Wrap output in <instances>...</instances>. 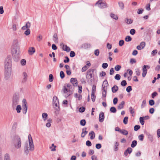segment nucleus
<instances>
[{"instance_id":"9d476101","label":"nucleus","mask_w":160,"mask_h":160,"mask_svg":"<svg viewBox=\"0 0 160 160\" xmlns=\"http://www.w3.org/2000/svg\"><path fill=\"white\" fill-rule=\"evenodd\" d=\"M91 44L89 43L86 42L82 44L80 46L81 49H88L91 48Z\"/></svg>"},{"instance_id":"c9c22d12","label":"nucleus","mask_w":160,"mask_h":160,"mask_svg":"<svg viewBox=\"0 0 160 160\" xmlns=\"http://www.w3.org/2000/svg\"><path fill=\"white\" fill-rule=\"evenodd\" d=\"M120 133L123 135H126L128 134V132L125 129H122Z\"/></svg>"},{"instance_id":"bf43d9fd","label":"nucleus","mask_w":160,"mask_h":160,"mask_svg":"<svg viewBox=\"0 0 160 160\" xmlns=\"http://www.w3.org/2000/svg\"><path fill=\"white\" fill-rule=\"evenodd\" d=\"M96 98V96L95 94H91V99L92 101L94 102L95 101Z\"/></svg>"},{"instance_id":"4468645a","label":"nucleus","mask_w":160,"mask_h":160,"mask_svg":"<svg viewBox=\"0 0 160 160\" xmlns=\"http://www.w3.org/2000/svg\"><path fill=\"white\" fill-rule=\"evenodd\" d=\"M144 133L147 136L150 141L151 142H153V140L152 136L146 131H144Z\"/></svg>"},{"instance_id":"5701e85b","label":"nucleus","mask_w":160,"mask_h":160,"mask_svg":"<svg viewBox=\"0 0 160 160\" xmlns=\"http://www.w3.org/2000/svg\"><path fill=\"white\" fill-rule=\"evenodd\" d=\"M119 7L121 10H123L124 8V5L122 1H120L118 2Z\"/></svg>"},{"instance_id":"4c0bfd02","label":"nucleus","mask_w":160,"mask_h":160,"mask_svg":"<svg viewBox=\"0 0 160 160\" xmlns=\"http://www.w3.org/2000/svg\"><path fill=\"white\" fill-rule=\"evenodd\" d=\"M60 75L61 79L63 78L65 76V74L64 72L62 71H60Z\"/></svg>"},{"instance_id":"680f3d73","label":"nucleus","mask_w":160,"mask_h":160,"mask_svg":"<svg viewBox=\"0 0 160 160\" xmlns=\"http://www.w3.org/2000/svg\"><path fill=\"white\" fill-rule=\"evenodd\" d=\"M99 51L98 49H97L94 51V54L96 56H98L99 55Z\"/></svg>"},{"instance_id":"a18cd8bd","label":"nucleus","mask_w":160,"mask_h":160,"mask_svg":"<svg viewBox=\"0 0 160 160\" xmlns=\"http://www.w3.org/2000/svg\"><path fill=\"white\" fill-rule=\"evenodd\" d=\"M49 80L50 82H52L53 80V75L51 74L49 75Z\"/></svg>"},{"instance_id":"2f4dec72","label":"nucleus","mask_w":160,"mask_h":160,"mask_svg":"<svg viewBox=\"0 0 160 160\" xmlns=\"http://www.w3.org/2000/svg\"><path fill=\"white\" fill-rule=\"evenodd\" d=\"M137 144V142L136 140H134L132 141L131 144V147L132 148H134L136 147Z\"/></svg>"},{"instance_id":"58836bf2","label":"nucleus","mask_w":160,"mask_h":160,"mask_svg":"<svg viewBox=\"0 0 160 160\" xmlns=\"http://www.w3.org/2000/svg\"><path fill=\"white\" fill-rule=\"evenodd\" d=\"M127 84V82L125 80H122L121 82V85L122 87L126 86Z\"/></svg>"},{"instance_id":"37998d69","label":"nucleus","mask_w":160,"mask_h":160,"mask_svg":"<svg viewBox=\"0 0 160 160\" xmlns=\"http://www.w3.org/2000/svg\"><path fill=\"white\" fill-rule=\"evenodd\" d=\"M115 79L117 80H119L121 78V76L119 74H117L114 77Z\"/></svg>"},{"instance_id":"69168bd1","label":"nucleus","mask_w":160,"mask_h":160,"mask_svg":"<svg viewBox=\"0 0 160 160\" xmlns=\"http://www.w3.org/2000/svg\"><path fill=\"white\" fill-rule=\"evenodd\" d=\"M25 26L28 29L31 26V24L29 22H28L26 23L25 25Z\"/></svg>"},{"instance_id":"2eb2a0df","label":"nucleus","mask_w":160,"mask_h":160,"mask_svg":"<svg viewBox=\"0 0 160 160\" xmlns=\"http://www.w3.org/2000/svg\"><path fill=\"white\" fill-rule=\"evenodd\" d=\"M105 118L104 114V113L101 112H100L99 115V120L100 122H102L103 121Z\"/></svg>"},{"instance_id":"9b49d317","label":"nucleus","mask_w":160,"mask_h":160,"mask_svg":"<svg viewBox=\"0 0 160 160\" xmlns=\"http://www.w3.org/2000/svg\"><path fill=\"white\" fill-rule=\"evenodd\" d=\"M150 67L149 65H144L142 68V70L143 71L142 73V76L145 77L147 72V70L150 69Z\"/></svg>"},{"instance_id":"603ef678","label":"nucleus","mask_w":160,"mask_h":160,"mask_svg":"<svg viewBox=\"0 0 160 160\" xmlns=\"http://www.w3.org/2000/svg\"><path fill=\"white\" fill-rule=\"evenodd\" d=\"M157 53V50L156 49H155L153 50L151 53L152 56H154Z\"/></svg>"},{"instance_id":"c85d7f7f","label":"nucleus","mask_w":160,"mask_h":160,"mask_svg":"<svg viewBox=\"0 0 160 160\" xmlns=\"http://www.w3.org/2000/svg\"><path fill=\"white\" fill-rule=\"evenodd\" d=\"M119 143L117 142L115 143V145L114 147V150L115 151H117L118 150V146H119Z\"/></svg>"},{"instance_id":"4d7b16f0","label":"nucleus","mask_w":160,"mask_h":160,"mask_svg":"<svg viewBox=\"0 0 160 160\" xmlns=\"http://www.w3.org/2000/svg\"><path fill=\"white\" fill-rule=\"evenodd\" d=\"M102 92H105V93L107 92V88L105 87V86H103V85L102 84Z\"/></svg>"},{"instance_id":"b1692460","label":"nucleus","mask_w":160,"mask_h":160,"mask_svg":"<svg viewBox=\"0 0 160 160\" xmlns=\"http://www.w3.org/2000/svg\"><path fill=\"white\" fill-rule=\"evenodd\" d=\"M91 135L90 139L92 140L94 139L95 138V134L94 131H91L89 132V135L90 136Z\"/></svg>"},{"instance_id":"774afa93","label":"nucleus","mask_w":160,"mask_h":160,"mask_svg":"<svg viewBox=\"0 0 160 160\" xmlns=\"http://www.w3.org/2000/svg\"><path fill=\"white\" fill-rule=\"evenodd\" d=\"M86 144V145L88 147H90L92 145L91 142L89 140H87Z\"/></svg>"},{"instance_id":"7c9ffc66","label":"nucleus","mask_w":160,"mask_h":160,"mask_svg":"<svg viewBox=\"0 0 160 160\" xmlns=\"http://www.w3.org/2000/svg\"><path fill=\"white\" fill-rule=\"evenodd\" d=\"M4 160H11L10 156L8 154L6 153L5 154Z\"/></svg>"},{"instance_id":"338daca9","label":"nucleus","mask_w":160,"mask_h":160,"mask_svg":"<svg viewBox=\"0 0 160 160\" xmlns=\"http://www.w3.org/2000/svg\"><path fill=\"white\" fill-rule=\"evenodd\" d=\"M108 64L107 63H104L102 64V68L104 69L108 67Z\"/></svg>"},{"instance_id":"473e14b6","label":"nucleus","mask_w":160,"mask_h":160,"mask_svg":"<svg viewBox=\"0 0 160 160\" xmlns=\"http://www.w3.org/2000/svg\"><path fill=\"white\" fill-rule=\"evenodd\" d=\"M139 121L141 124L142 125H143L144 124V117H140L139 118Z\"/></svg>"},{"instance_id":"dca6fc26","label":"nucleus","mask_w":160,"mask_h":160,"mask_svg":"<svg viewBox=\"0 0 160 160\" xmlns=\"http://www.w3.org/2000/svg\"><path fill=\"white\" fill-rule=\"evenodd\" d=\"M132 149L131 148H128L127 149L124 151V155L126 157L128 155V153L129 154H130L132 152Z\"/></svg>"},{"instance_id":"aec40b11","label":"nucleus","mask_w":160,"mask_h":160,"mask_svg":"<svg viewBox=\"0 0 160 160\" xmlns=\"http://www.w3.org/2000/svg\"><path fill=\"white\" fill-rule=\"evenodd\" d=\"M23 78L22 80V82L24 83L27 80L28 75L26 72H24L23 73Z\"/></svg>"},{"instance_id":"3c124183","label":"nucleus","mask_w":160,"mask_h":160,"mask_svg":"<svg viewBox=\"0 0 160 160\" xmlns=\"http://www.w3.org/2000/svg\"><path fill=\"white\" fill-rule=\"evenodd\" d=\"M149 103L150 105L153 106L155 104V102L153 100H150L149 101Z\"/></svg>"},{"instance_id":"a211bd4d","label":"nucleus","mask_w":160,"mask_h":160,"mask_svg":"<svg viewBox=\"0 0 160 160\" xmlns=\"http://www.w3.org/2000/svg\"><path fill=\"white\" fill-rule=\"evenodd\" d=\"M35 52V49L34 47L30 48L28 50V52L29 55H32Z\"/></svg>"},{"instance_id":"e433bc0d","label":"nucleus","mask_w":160,"mask_h":160,"mask_svg":"<svg viewBox=\"0 0 160 160\" xmlns=\"http://www.w3.org/2000/svg\"><path fill=\"white\" fill-rule=\"evenodd\" d=\"M80 124L82 126H84L86 124V121L85 119H82L80 121Z\"/></svg>"},{"instance_id":"f03ea898","label":"nucleus","mask_w":160,"mask_h":160,"mask_svg":"<svg viewBox=\"0 0 160 160\" xmlns=\"http://www.w3.org/2000/svg\"><path fill=\"white\" fill-rule=\"evenodd\" d=\"M12 142L16 148L19 149L21 148L22 141L20 137L18 135H15L12 139Z\"/></svg>"},{"instance_id":"393cba45","label":"nucleus","mask_w":160,"mask_h":160,"mask_svg":"<svg viewBox=\"0 0 160 160\" xmlns=\"http://www.w3.org/2000/svg\"><path fill=\"white\" fill-rule=\"evenodd\" d=\"M59 102V99H58L57 97L56 96H54L53 98V104H54V103Z\"/></svg>"},{"instance_id":"72a5a7b5","label":"nucleus","mask_w":160,"mask_h":160,"mask_svg":"<svg viewBox=\"0 0 160 160\" xmlns=\"http://www.w3.org/2000/svg\"><path fill=\"white\" fill-rule=\"evenodd\" d=\"M48 115L46 113H43L42 114V117L44 121H45L48 118Z\"/></svg>"},{"instance_id":"f704fd0d","label":"nucleus","mask_w":160,"mask_h":160,"mask_svg":"<svg viewBox=\"0 0 160 160\" xmlns=\"http://www.w3.org/2000/svg\"><path fill=\"white\" fill-rule=\"evenodd\" d=\"M110 111L112 112L115 113H116L117 111L116 108L114 107H111L110 109Z\"/></svg>"},{"instance_id":"5fc2aeb1","label":"nucleus","mask_w":160,"mask_h":160,"mask_svg":"<svg viewBox=\"0 0 160 160\" xmlns=\"http://www.w3.org/2000/svg\"><path fill=\"white\" fill-rule=\"evenodd\" d=\"M146 101L145 100H143L142 104L141 105V108H144L146 106Z\"/></svg>"},{"instance_id":"79ce46f5","label":"nucleus","mask_w":160,"mask_h":160,"mask_svg":"<svg viewBox=\"0 0 160 160\" xmlns=\"http://www.w3.org/2000/svg\"><path fill=\"white\" fill-rule=\"evenodd\" d=\"M30 33V30L29 28L26 29L24 32V34L26 36L28 35Z\"/></svg>"},{"instance_id":"8fccbe9b","label":"nucleus","mask_w":160,"mask_h":160,"mask_svg":"<svg viewBox=\"0 0 160 160\" xmlns=\"http://www.w3.org/2000/svg\"><path fill=\"white\" fill-rule=\"evenodd\" d=\"M132 90V87L131 86H128L126 89V90L128 92H129L131 91Z\"/></svg>"},{"instance_id":"6e6d98bb","label":"nucleus","mask_w":160,"mask_h":160,"mask_svg":"<svg viewBox=\"0 0 160 160\" xmlns=\"http://www.w3.org/2000/svg\"><path fill=\"white\" fill-rule=\"evenodd\" d=\"M144 135L143 134H141L138 136L139 139L141 141H142L144 139Z\"/></svg>"},{"instance_id":"ddd939ff","label":"nucleus","mask_w":160,"mask_h":160,"mask_svg":"<svg viewBox=\"0 0 160 160\" xmlns=\"http://www.w3.org/2000/svg\"><path fill=\"white\" fill-rule=\"evenodd\" d=\"M60 46V47L62 48L63 50L64 51H66L68 52L71 50L70 48L69 47L67 46L66 45H64V44L62 43H61Z\"/></svg>"},{"instance_id":"0e129e2a","label":"nucleus","mask_w":160,"mask_h":160,"mask_svg":"<svg viewBox=\"0 0 160 160\" xmlns=\"http://www.w3.org/2000/svg\"><path fill=\"white\" fill-rule=\"evenodd\" d=\"M143 11L144 10L143 9L141 8L140 9H138L137 11V13L138 14H141L142 13Z\"/></svg>"},{"instance_id":"49530a36","label":"nucleus","mask_w":160,"mask_h":160,"mask_svg":"<svg viewBox=\"0 0 160 160\" xmlns=\"http://www.w3.org/2000/svg\"><path fill=\"white\" fill-rule=\"evenodd\" d=\"M85 110V108L83 107H81L79 108V111L80 112H84Z\"/></svg>"},{"instance_id":"f257e3e1","label":"nucleus","mask_w":160,"mask_h":160,"mask_svg":"<svg viewBox=\"0 0 160 160\" xmlns=\"http://www.w3.org/2000/svg\"><path fill=\"white\" fill-rule=\"evenodd\" d=\"M28 138L29 147H28V142H26L25 143L24 148V152L26 155H28V154L29 150L31 151H32L34 149V146L32 138L30 134H29Z\"/></svg>"},{"instance_id":"f8f14e48","label":"nucleus","mask_w":160,"mask_h":160,"mask_svg":"<svg viewBox=\"0 0 160 160\" xmlns=\"http://www.w3.org/2000/svg\"><path fill=\"white\" fill-rule=\"evenodd\" d=\"M63 90L64 93L67 94V95L65 96L66 97H68L71 94V93L70 92V91L69 89H68L67 88L66 86H63Z\"/></svg>"},{"instance_id":"0eeeda50","label":"nucleus","mask_w":160,"mask_h":160,"mask_svg":"<svg viewBox=\"0 0 160 160\" xmlns=\"http://www.w3.org/2000/svg\"><path fill=\"white\" fill-rule=\"evenodd\" d=\"M98 4V6L100 8H104L107 7V4L105 2H103L102 0L98 1L95 5Z\"/></svg>"},{"instance_id":"cd10ccee","label":"nucleus","mask_w":160,"mask_h":160,"mask_svg":"<svg viewBox=\"0 0 160 160\" xmlns=\"http://www.w3.org/2000/svg\"><path fill=\"white\" fill-rule=\"evenodd\" d=\"M16 110L18 113H19L21 112V111L22 110V108L21 105H17Z\"/></svg>"},{"instance_id":"bb28decb","label":"nucleus","mask_w":160,"mask_h":160,"mask_svg":"<svg viewBox=\"0 0 160 160\" xmlns=\"http://www.w3.org/2000/svg\"><path fill=\"white\" fill-rule=\"evenodd\" d=\"M110 16L112 18L115 20H117L118 19V16L117 15H115L113 13H111L110 14Z\"/></svg>"},{"instance_id":"423d86ee","label":"nucleus","mask_w":160,"mask_h":160,"mask_svg":"<svg viewBox=\"0 0 160 160\" xmlns=\"http://www.w3.org/2000/svg\"><path fill=\"white\" fill-rule=\"evenodd\" d=\"M12 51V56L13 60L16 62H18L20 59V51Z\"/></svg>"},{"instance_id":"412c9836","label":"nucleus","mask_w":160,"mask_h":160,"mask_svg":"<svg viewBox=\"0 0 160 160\" xmlns=\"http://www.w3.org/2000/svg\"><path fill=\"white\" fill-rule=\"evenodd\" d=\"M125 102L124 101H122L121 103L118 105V109L120 110L123 108L124 105L125 104Z\"/></svg>"},{"instance_id":"a19ab883","label":"nucleus","mask_w":160,"mask_h":160,"mask_svg":"<svg viewBox=\"0 0 160 160\" xmlns=\"http://www.w3.org/2000/svg\"><path fill=\"white\" fill-rule=\"evenodd\" d=\"M121 68L120 65H117L115 66L114 69L116 71H118Z\"/></svg>"},{"instance_id":"864d4df0","label":"nucleus","mask_w":160,"mask_h":160,"mask_svg":"<svg viewBox=\"0 0 160 160\" xmlns=\"http://www.w3.org/2000/svg\"><path fill=\"white\" fill-rule=\"evenodd\" d=\"M21 64L22 65L24 66L26 65V60L24 59H22L21 61Z\"/></svg>"},{"instance_id":"a878e982","label":"nucleus","mask_w":160,"mask_h":160,"mask_svg":"<svg viewBox=\"0 0 160 160\" xmlns=\"http://www.w3.org/2000/svg\"><path fill=\"white\" fill-rule=\"evenodd\" d=\"M22 112L24 114H26L27 111V109H28L27 106H26V105H25V106H22Z\"/></svg>"},{"instance_id":"de8ad7c7","label":"nucleus","mask_w":160,"mask_h":160,"mask_svg":"<svg viewBox=\"0 0 160 160\" xmlns=\"http://www.w3.org/2000/svg\"><path fill=\"white\" fill-rule=\"evenodd\" d=\"M128 117H125L124 118L123 120V122L125 124H126L128 123Z\"/></svg>"},{"instance_id":"1a4fd4ad","label":"nucleus","mask_w":160,"mask_h":160,"mask_svg":"<svg viewBox=\"0 0 160 160\" xmlns=\"http://www.w3.org/2000/svg\"><path fill=\"white\" fill-rule=\"evenodd\" d=\"M95 70V69H90L87 72V75L86 78L87 79H90L92 77V75L93 74Z\"/></svg>"},{"instance_id":"09e8293b","label":"nucleus","mask_w":160,"mask_h":160,"mask_svg":"<svg viewBox=\"0 0 160 160\" xmlns=\"http://www.w3.org/2000/svg\"><path fill=\"white\" fill-rule=\"evenodd\" d=\"M102 84L103 85V86H105V87L107 88V87L108 86V84L107 80L106 79L103 82V83Z\"/></svg>"},{"instance_id":"c756f323","label":"nucleus","mask_w":160,"mask_h":160,"mask_svg":"<svg viewBox=\"0 0 160 160\" xmlns=\"http://www.w3.org/2000/svg\"><path fill=\"white\" fill-rule=\"evenodd\" d=\"M74 97L76 98H78V100H81L82 99V95L81 94H79L77 93L74 94Z\"/></svg>"},{"instance_id":"6ab92c4d","label":"nucleus","mask_w":160,"mask_h":160,"mask_svg":"<svg viewBox=\"0 0 160 160\" xmlns=\"http://www.w3.org/2000/svg\"><path fill=\"white\" fill-rule=\"evenodd\" d=\"M133 22V20L131 18H126L125 20V22L127 24H130L132 23Z\"/></svg>"},{"instance_id":"7ed1b4c3","label":"nucleus","mask_w":160,"mask_h":160,"mask_svg":"<svg viewBox=\"0 0 160 160\" xmlns=\"http://www.w3.org/2000/svg\"><path fill=\"white\" fill-rule=\"evenodd\" d=\"M12 65L11 57L10 56H8L5 60V69H12Z\"/></svg>"},{"instance_id":"052dcab7","label":"nucleus","mask_w":160,"mask_h":160,"mask_svg":"<svg viewBox=\"0 0 160 160\" xmlns=\"http://www.w3.org/2000/svg\"><path fill=\"white\" fill-rule=\"evenodd\" d=\"M136 32V31L135 29H131L130 31V33L132 35H134Z\"/></svg>"},{"instance_id":"e2e57ef3","label":"nucleus","mask_w":160,"mask_h":160,"mask_svg":"<svg viewBox=\"0 0 160 160\" xmlns=\"http://www.w3.org/2000/svg\"><path fill=\"white\" fill-rule=\"evenodd\" d=\"M113 103L114 105H116L118 102V98H115L113 99Z\"/></svg>"},{"instance_id":"20e7f679","label":"nucleus","mask_w":160,"mask_h":160,"mask_svg":"<svg viewBox=\"0 0 160 160\" xmlns=\"http://www.w3.org/2000/svg\"><path fill=\"white\" fill-rule=\"evenodd\" d=\"M19 96L18 95L15 94L12 97V107L13 109L15 108L16 105L18 104Z\"/></svg>"},{"instance_id":"13d9d810","label":"nucleus","mask_w":160,"mask_h":160,"mask_svg":"<svg viewBox=\"0 0 160 160\" xmlns=\"http://www.w3.org/2000/svg\"><path fill=\"white\" fill-rule=\"evenodd\" d=\"M158 94L156 92H154L152 94V98H154L155 97H156Z\"/></svg>"},{"instance_id":"f3484780","label":"nucleus","mask_w":160,"mask_h":160,"mask_svg":"<svg viewBox=\"0 0 160 160\" xmlns=\"http://www.w3.org/2000/svg\"><path fill=\"white\" fill-rule=\"evenodd\" d=\"M70 82L74 86H78V81L76 78H71L70 79Z\"/></svg>"},{"instance_id":"39448f33","label":"nucleus","mask_w":160,"mask_h":160,"mask_svg":"<svg viewBox=\"0 0 160 160\" xmlns=\"http://www.w3.org/2000/svg\"><path fill=\"white\" fill-rule=\"evenodd\" d=\"M12 51H20L19 43L18 41H13L12 47Z\"/></svg>"},{"instance_id":"ea45409f","label":"nucleus","mask_w":160,"mask_h":160,"mask_svg":"<svg viewBox=\"0 0 160 160\" xmlns=\"http://www.w3.org/2000/svg\"><path fill=\"white\" fill-rule=\"evenodd\" d=\"M140 128V126L138 125H135L134 128V130L135 131H137Z\"/></svg>"},{"instance_id":"c03bdc74","label":"nucleus","mask_w":160,"mask_h":160,"mask_svg":"<svg viewBox=\"0 0 160 160\" xmlns=\"http://www.w3.org/2000/svg\"><path fill=\"white\" fill-rule=\"evenodd\" d=\"M76 54L73 51H71L70 53V56L71 58H73L75 56Z\"/></svg>"},{"instance_id":"4be33fe9","label":"nucleus","mask_w":160,"mask_h":160,"mask_svg":"<svg viewBox=\"0 0 160 160\" xmlns=\"http://www.w3.org/2000/svg\"><path fill=\"white\" fill-rule=\"evenodd\" d=\"M118 89V87L116 85H114L112 87V92L115 93L116 92Z\"/></svg>"},{"instance_id":"6e6552de","label":"nucleus","mask_w":160,"mask_h":160,"mask_svg":"<svg viewBox=\"0 0 160 160\" xmlns=\"http://www.w3.org/2000/svg\"><path fill=\"white\" fill-rule=\"evenodd\" d=\"M12 69H5L4 78L6 80H8L11 76Z\"/></svg>"}]
</instances>
